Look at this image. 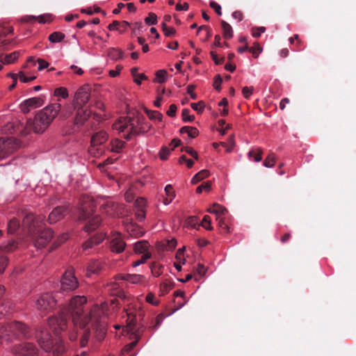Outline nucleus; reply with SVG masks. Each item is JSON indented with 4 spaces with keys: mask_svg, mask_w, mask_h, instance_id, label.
Here are the masks:
<instances>
[{
    "mask_svg": "<svg viewBox=\"0 0 356 356\" xmlns=\"http://www.w3.org/2000/svg\"><path fill=\"white\" fill-rule=\"evenodd\" d=\"M88 299L84 296H76L71 298L68 305H63L60 309L58 317H51L49 325L56 335L65 330L67 322L72 318L76 329L84 330L81 339V346L85 347L88 342L89 312L86 309Z\"/></svg>",
    "mask_w": 356,
    "mask_h": 356,
    "instance_id": "obj_1",
    "label": "nucleus"
},
{
    "mask_svg": "<svg viewBox=\"0 0 356 356\" xmlns=\"http://www.w3.org/2000/svg\"><path fill=\"white\" fill-rule=\"evenodd\" d=\"M42 222L33 213L26 214L22 221V226L27 229L28 237L36 248H44L52 238L53 231L50 228L43 229Z\"/></svg>",
    "mask_w": 356,
    "mask_h": 356,
    "instance_id": "obj_2",
    "label": "nucleus"
},
{
    "mask_svg": "<svg viewBox=\"0 0 356 356\" xmlns=\"http://www.w3.org/2000/svg\"><path fill=\"white\" fill-rule=\"evenodd\" d=\"M113 128L119 132H124L128 130V134L123 136L127 140H131L133 136H138L147 132L151 126L145 127V118L140 113H134L132 115H129L124 118H120L113 124Z\"/></svg>",
    "mask_w": 356,
    "mask_h": 356,
    "instance_id": "obj_3",
    "label": "nucleus"
},
{
    "mask_svg": "<svg viewBox=\"0 0 356 356\" xmlns=\"http://www.w3.org/2000/svg\"><path fill=\"white\" fill-rule=\"evenodd\" d=\"M107 309L108 305L106 302H102L100 305H95L90 309V329L93 331V346L100 343L106 337Z\"/></svg>",
    "mask_w": 356,
    "mask_h": 356,
    "instance_id": "obj_4",
    "label": "nucleus"
},
{
    "mask_svg": "<svg viewBox=\"0 0 356 356\" xmlns=\"http://www.w3.org/2000/svg\"><path fill=\"white\" fill-rule=\"evenodd\" d=\"M60 109L61 105L58 103L47 106L35 115L33 120L29 119L27 121V129L38 134L44 132L58 115Z\"/></svg>",
    "mask_w": 356,
    "mask_h": 356,
    "instance_id": "obj_5",
    "label": "nucleus"
},
{
    "mask_svg": "<svg viewBox=\"0 0 356 356\" xmlns=\"http://www.w3.org/2000/svg\"><path fill=\"white\" fill-rule=\"evenodd\" d=\"M89 84L86 83L78 88L76 91L72 105L75 115V124L77 125L83 124L89 118Z\"/></svg>",
    "mask_w": 356,
    "mask_h": 356,
    "instance_id": "obj_6",
    "label": "nucleus"
},
{
    "mask_svg": "<svg viewBox=\"0 0 356 356\" xmlns=\"http://www.w3.org/2000/svg\"><path fill=\"white\" fill-rule=\"evenodd\" d=\"M29 332V328L19 321L0 323V339L6 342H11L17 339L28 338Z\"/></svg>",
    "mask_w": 356,
    "mask_h": 356,
    "instance_id": "obj_7",
    "label": "nucleus"
},
{
    "mask_svg": "<svg viewBox=\"0 0 356 356\" xmlns=\"http://www.w3.org/2000/svg\"><path fill=\"white\" fill-rule=\"evenodd\" d=\"M40 348L45 352H52L53 356H61L65 350L61 340L54 342L50 333L47 330H42L37 336Z\"/></svg>",
    "mask_w": 356,
    "mask_h": 356,
    "instance_id": "obj_8",
    "label": "nucleus"
},
{
    "mask_svg": "<svg viewBox=\"0 0 356 356\" xmlns=\"http://www.w3.org/2000/svg\"><path fill=\"white\" fill-rule=\"evenodd\" d=\"M58 293H44L41 294L35 301V307L41 313L46 314L55 308Z\"/></svg>",
    "mask_w": 356,
    "mask_h": 356,
    "instance_id": "obj_9",
    "label": "nucleus"
},
{
    "mask_svg": "<svg viewBox=\"0 0 356 356\" xmlns=\"http://www.w3.org/2000/svg\"><path fill=\"white\" fill-rule=\"evenodd\" d=\"M106 131L100 130L90 136V156H98L104 152L103 144L107 140Z\"/></svg>",
    "mask_w": 356,
    "mask_h": 356,
    "instance_id": "obj_10",
    "label": "nucleus"
},
{
    "mask_svg": "<svg viewBox=\"0 0 356 356\" xmlns=\"http://www.w3.org/2000/svg\"><path fill=\"white\" fill-rule=\"evenodd\" d=\"M78 287V280L74 276V269L69 268L60 279V293L70 292Z\"/></svg>",
    "mask_w": 356,
    "mask_h": 356,
    "instance_id": "obj_11",
    "label": "nucleus"
},
{
    "mask_svg": "<svg viewBox=\"0 0 356 356\" xmlns=\"http://www.w3.org/2000/svg\"><path fill=\"white\" fill-rule=\"evenodd\" d=\"M19 147L18 140L13 138H0V159L7 157Z\"/></svg>",
    "mask_w": 356,
    "mask_h": 356,
    "instance_id": "obj_12",
    "label": "nucleus"
},
{
    "mask_svg": "<svg viewBox=\"0 0 356 356\" xmlns=\"http://www.w3.org/2000/svg\"><path fill=\"white\" fill-rule=\"evenodd\" d=\"M13 353L17 356H36L38 355V349L33 343H25L15 346Z\"/></svg>",
    "mask_w": 356,
    "mask_h": 356,
    "instance_id": "obj_13",
    "label": "nucleus"
},
{
    "mask_svg": "<svg viewBox=\"0 0 356 356\" xmlns=\"http://www.w3.org/2000/svg\"><path fill=\"white\" fill-rule=\"evenodd\" d=\"M126 243L120 232H114L110 241V249L113 252L121 253L124 250Z\"/></svg>",
    "mask_w": 356,
    "mask_h": 356,
    "instance_id": "obj_14",
    "label": "nucleus"
},
{
    "mask_svg": "<svg viewBox=\"0 0 356 356\" xmlns=\"http://www.w3.org/2000/svg\"><path fill=\"white\" fill-rule=\"evenodd\" d=\"M69 212L68 206H58L54 208L49 213L48 222L49 224H54L63 219Z\"/></svg>",
    "mask_w": 356,
    "mask_h": 356,
    "instance_id": "obj_15",
    "label": "nucleus"
},
{
    "mask_svg": "<svg viewBox=\"0 0 356 356\" xmlns=\"http://www.w3.org/2000/svg\"><path fill=\"white\" fill-rule=\"evenodd\" d=\"M89 208L88 196L84 195L80 199V204L78 208L77 220L80 222H84L87 220L88 213V210Z\"/></svg>",
    "mask_w": 356,
    "mask_h": 356,
    "instance_id": "obj_16",
    "label": "nucleus"
},
{
    "mask_svg": "<svg viewBox=\"0 0 356 356\" xmlns=\"http://www.w3.org/2000/svg\"><path fill=\"white\" fill-rule=\"evenodd\" d=\"M41 97H32L24 101L20 104V108L24 113H29L31 108L40 107L43 104Z\"/></svg>",
    "mask_w": 356,
    "mask_h": 356,
    "instance_id": "obj_17",
    "label": "nucleus"
},
{
    "mask_svg": "<svg viewBox=\"0 0 356 356\" xmlns=\"http://www.w3.org/2000/svg\"><path fill=\"white\" fill-rule=\"evenodd\" d=\"M92 106L99 110V112L93 111L90 109V118L98 124L102 122L106 119V115L102 113L104 108V104L102 101H96Z\"/></svg>",
    "mask_w": 356,
    "mask_h": 356,
    "instance_id": "obj_18",
    "label": "nucleus"
},
{
    "mask_svg": "<svg viewBox=\"0 0 356 356\" xmlns=\"http://www.w3.org/2000/svg\"><path fill=\"white\" fill-rule=\"evenodd\" d=\"M144 279V277L140 275H136V274H127L124 275H118L115 276V280H125L127 282H129L133 284H138L143 281Z\"/></svg>",
    "mask_w": 356,
    "mask_h": 356,
    "instance_id": "obj_19",
    "label": "nucleus"
},
{
    "mask_svg": "<svg viewBox=\"0 0 356 356\" xmlns=\"http://www.w3.org/2000/svg\"><path fill=\"white\" fill-rule=\"evenodd\" d=\"M19 52L17 51H13L8 54H0V62L3 64H11L14 63L18 58Z\"/></svg>",
    "mask_w": 356,
    "mask_h": 356,
    "instance_id": "obj_20",
    "label": "nucleus"
},
{
    "mask_svg": "<svg viewBox=\"0 0 356 356\" xmlns=\"http://www.w3.org/2000/svg\"><path fill=\"white\" fill-rule=\"evenodd\" d=\"M104 205L106 212L108 215H119L120 213L118 210L122 207V205L111 201L106 202Z\"/></svg>",
    "mask_w": 356,
    "mask_h": 356,
    "instance_id": "obj_21",
    "label": "nucleus"
},
{
    "mask_svg": "<svg viewBox=\"0 0 356 356\" xmlns=\"http://www.w3.org/2000/svg\"><path fill=\"white\" fill-rule=\"evenodd\" d=\"M207 211L216 214L217 218H220L227 213V209L218 204H214L212 207L207 209Z\"/></svg>",
    "mask_w": 356,
    "mask_h": 356,
    "instance_id": "obj_22",
    "label": "nucleus"
},
{
    "mask_svg": "<svg viewBox=\"0 0 356 356\" xmlns=\"http://www.w3.org/2000/svg\"><path fill=\"white\" fill-rule=\"evenodd\" d=\"M148 243L146 241H140L134 244V252L138 254H143L149 252L148 250Z\"/></svg>",
    "mask_w": 356,
    "mask_h": 356,
    "instance_id": "obj_23",
    "label": "nucleus"
},
{
    "mask_svg": "<svg viewBox=\"0 0 356 356\" xmlns=\"http://www.w3.org/2000/svg\"><path fill=\"white\" fill-rule=\"evenodd\" d=\"M220 24L222 29L223 37L225 39L232 38L233 37V30L232 26L224 20H221Z\"/></svg>",
    "mask_w": 356,
    "mask_h": 356,
    "instance_id": "obj_24",
    "label": "nucleus"
},
{
    "mask_svg": "<svg viewBox=\"0 0 356 356\" xmlns=\"http://www.w3.org/2000/svg\"><path fill=\"white\" fill-rule=\"evenodd\" d=\"M181 134L186 133L189 137L194 138L197 137L199 134V131L196 127L185 126L180 129Z\"/></svg>",
    "mask_w": 356,
    "mask_h": 356,
    "instance_id": "obj_25",
    "label": "nucleus"
},
{
    "mask_svg": "<svg viewBox=\"0 0 356 356\" xmlns=\"http://www.w3.org/2000/svg\"><path fill=\"white\" fill-rule=\"evenodd\" d=\"M209 175V172L207 170H202L197 174H195L191 179V183L193 184H197L201 180L204 178L208 177Z\"/></svg>",
    "mask_w": 356,
    "mask_h": 356,
    "instance_id": "obj_26",
    "label": "nucleus"
},
{
    "mask_svg": "<svg viewBox=\"0 0 356 356\" xmlns=\"http://www.w3.org/2000/svg\"><path fill=\"white\" fill-rule=\"evenodd\" d=\"M17 247V243L15 241L11 240L0 245V249L5 252H10L15 250Z\"/></svg>",
    "mask_w": 356,
    "mask_h": 356,
    "instance_id": "obj_27",
    "label": "nucleus"
},
{
    "mask_svg": "<svg viewBox=\"0 0 356 356\" xmlns=\"http://www.w3.org/2000/svg\"><path fill=\"white\" fill-rule=\"evenodd\" d=\"M125 146V142L120 139H114L111 142V149L115 152H120Z\"/></svg>",
    "mask_w": 356,
    "mask_h": 356,
    "instance_id": "obj_28",
    "label": "nucleus"
},
{
    "mask_svg": "<svg viewBox=\"0 0 356 356\" xmlns=\"http://www.w3.org/2000/svg\"><path fill=\"white\" fill-rule=\"evenodd\" d=\"M105 238V234L102 232L96 233L93 236L90 235V248L94 245L101 243Z\"/></svg>",
    "mask_w": 356,
    "mask_h": 356,
    "instance_id": "obj_29",
    "label": "nucleus"
},
{
    "mask_svg": "<svg viewBox=\"0 0 356 356\" xmlns=\"http://www.w3.org/2000/svg\"><path fill=\"white\" fill-rule=\"evenodd\" d=\"M19 227V222L16 218L11 219L8 225V233L15 234Z\"/></svg>",
    "mask_w": 356,
    "mask_h": 356,
    "instance_id": "obj_30",
    "label": "nucleus"
},
{
    "mask_svg": "<svg viewBox=\"0 0 356 356\" xmlns=\"http://www.w3.org/2000/svg\"><path fill=\"white\" fill-rule=\"evenodd\" d=\"M263 151L261 148H256L249 152L248 156L250 158L253 157L255 162H259L262 159Z\"/></svg>",
    "mask_w": 356,
    "mask_h": 356,
    "instance_id": "obj_31",
    "label": "nucleus"
},
{
    "mask_svg": "<svg viewBox=\"0 0 356 356\" xmlns=\"http://www.w3.org/2000/svg\"><path fill=\"white\" fill-rule=\"evenodd\" d=\"M65 35L64 33L61 32H54L51 34L49 35V40L52 43H56L61 42L64 38Z\"/></svg>",
    "mask_w": 356,
    "mask_h": 356,
    "instance_id": "obj_32",
    "label": "nucleus"
},
{
    "mask_svg": "<svg viewBox=\"0 0 356 356\" xmlns=\"http://www.w3.org/2000/svg\"><path fill=\"white\" fill-rule=\"evenodd\" d=\"M156 78L154 82L163 83L166 81L167 72L165 70H160L156 72Z\"/></svg>",
    "mask_w": 356,
    "mask_h": 356,
    "instance_id": "obj_33",
    "label": "nucleus"
},
{
    "mask_svg": "<svg viewBox=\"0 0 356 356\" xmlns=\"http://www.w3.org/2000/svg\"><path fill=\"white\" fill-rule=\"evenodd\" d=\"M145 111L147 113V115H148L149 119L154 120H158L159 121L162 120L163 115L159 111H150V110H148L147 108H145Z\"/></svg>",
    "mask_w": 356,
    "mask_h": 356,
    "instance_id": "obj_34",
    "label": "nucleus"
},
{
    "mask_svg": "<svg viewBox=\"0 0 356 356\" xmlns=\"http://www.w3.org/2000/svg\"><path fill=\"white\" fill-rule=\"evenodd\" d=\"M102 223V218L99 215L90 216V231L95 229L100 226Z\"/></svg>",
    "mask_w": 356,
    "mask_h": 356,
    "instance_id": "obj_35",
    "label": "nucleus"
},
{
    "mask_svg": "<svg viewBox=\"0 0 356 356\" xmlns=\"http://www.w3.org/2000/svg\"><path fill=\"white\" fill-rule=\"evenodd\" d=\"M276 161V156L274 153H270L264 161V165L266 168H272L274 166Z\"/></svg>",
    "mask_w": 356,
    "mask_h": 356,
    "instance_id": "obj_36",
    "label": "nucleus"
},
{
    "mask_svg": "<svg viewBox=\"0 0 356 356\" xmlns=\"http://www.w3.org/2000/svg\"><path fill=\"white\" fill-rule=\"evenodd\" d=\"M161 26L165 36L172 37L175 35L176 30L175 28L168 26L165 22H163Z\"/></svg>",
    "mask_w": 356,
    "mask_h": 356,
    "instance_id": "obj_37",
    "label": "nucleus"
},
{
    "mask_svg": "<svg viewBox=\"0 0 356 356\" xmlns=\"http://www.w3.org/2000/svg\"><path fill=\"white\" fill-rule=\"evenodd\" d=\"M108 54L111 59L118 60L122 56V51L120 49L112 48L108 50Z\"/></svg>",
    "mask_w": 356,
    "mask_h": 356,
    "instance_id": "obj_38",
    "label": "nucleus"
},
{
    "mask_svg": "<svg viewBox=\"0 0 356 356\" xmlns=\"http://www.w3.org/2000/svg\"><path fill=\"white\" fill-rule=\"evenodd\" d=\"M174 284L172 282L167 280L163 282L161 284L160 289L163 295L169 292V291L173 287Z\"/></svg>",
    "mask_w": 356,
    "mask_h": 356,
    "instance_id": "obj_39",
    "label": "nucleus"
},
{
    "mask_svg": "<svg viewBox=\"0 0 356 356\" xmlns=\"http://www.w3.org/2000/svg\"><path fill=\"white\" fill-rule=\"evenodd\" d=\"M150 268H151V271H152V274L155 277H159L162 273V270H161L162 266L158 264L156 262H153L151 264Z\"/></svg>",
    "mask_w": 356,
    "mask_h": 356,
    "instance_id": "obj_40",
    "label": "nucleus"
},
{
    "mask_svg": "<svg viewBox=\"0 0 356 356\" xmlns=\"http://www.w3.org/2000/svg\"><path fill=\"white\" fill-rule=\"evenodd\" d=\"M103 267V264L99 261H94L92 264L90 263V273H99Z\"/></svg>",
    "mask_w": 356,
    "mask_h": 356,
    "instance_id": "obj_41",
    "label": "nucleus"
},
{
    "mask_svg": "<svg viewBox=\"0 0 356 356\" xmlns=\"http://www.w3.org/2000/svg\"><path fill=\"white\" fill-rule=\"evenodd\" d=\"M127 231L131 235H134L136 237L140 236L143 234V232L139 230V228L135 225H131L127 227Z\"/></svg>",
    "mask_w": 356,
    "mask_h": 356,
    "instance_id": "obj_42",
    "label": "nucleus"
},
{
    "mask_svg": "<svg viewBox=\"0 0 356 356\" xmlns=\"http://www.w3.org/2000/svg\"><path fill=\"white\" fill-rule=\"evenodd\" d=\"M216 220L218 221V227L220 229V232L222 233H229V226L225 223V220L222 218H216Z\"/></svg>",
    "mask_w": 356,
    "mask_h": 356,
    "instance_id": "obj_43",
    "label": "nucleus"
},
{
    "mask_svg": "<svg viewBox=\"0 0 356 356\" xmlns=\"http://www.w3.org/2000/svg\"><path fill=\"white\" fill-rule=\"evenodd\" d=\"M54 95L60 96L61 97L66 99L69 95L68 90L64 87L58 88L54 90Z\"/></svg>",
    "mask_w": 356,
    "mask_h": 356,
    "instance_id": "obj_44",
    "label": "nucleus"
},
{
    "mask_svg": "<svg viewBox=\"0 0 356 356\" xmlns=\"http://www.w3.org/2000/svg\"><path fill=\"white\" fill-rule=\"evenodd\" d=\"M172 151L171 148L163 146L159 152L160 159L161 160H166Z\"/></svg>",
    "mask_w": 356,
    "mask_h": 356,
    "instance_id": "obj_45",
    "label": "nucleus"
},
{
    "mask_svg": "<svg viewBox=\"0 0 356 356\" xmlns=\"http://www.w3.org/2000/svg\"><path fill=\"white\" fill-rule=\"evenodd\" d=\"M145 22L148 25H155L157 24V17L156 14L149 13L148 16L145 17Z\"/></svg>",
    "mask_w": 356,
    "mask_h": 356,
    "instance_id": "obj_46",
    "label": "nucleus"
},
{
    "mask_svg": "<svg viewBox=\"0 0 356 356\" xmlns=\"http://www.w3.org/2000/svg\"><path fill=\"white\" fill-rule=\"evenodd\" d=\"M190 110L188 108H184L182 110V119L184 122H193L195 119L194 115H190Z\"/></svg>",
    "mask_w": 356,
    "mask_h": 356,
    "instance_id": "obj_47",
    "label": "nucleus"
},
{
    "mask_svg": "<svg viewBox=\"0 0 356 356\" xmlns=\"http://www.w3.org/2000/svg\"><path fill=\"white\" fill-rule=\"evenodd\" d=\"M211 188V184L210 181H206L202 183L196 188L197 193H201L203 190L209 191Z\"/></svg>",
    "mask_w": 356,
    "mask_h": 356,
    "instance_id": "obj_48",
    "label": "nucleus"
},
{
    "mask_svg": "<svg viewBox=\"0 0 356 356\" xmlns=\"http://www.w3.org/2000/svg\"><path fill=\"white\" fill-rule=\"evenodd\" d=\"M211 217L209 216H204L202 220V226L206 229L211 230L213 227L211 225Z\"/></svg>",
    "mask_w": 356,
    "mask_h": 356,
    "instance_id": "obj_49",
    "label": "nucleus"
},
{
    "mask_svg": "<svg viewBox=\"0 0 356 356\" xmlns=\"http://www.w3.org/2000/svg\"><path fill=\"white\" fill-rule=\"evenodd\" d=\"M136 209H144L146 205V200L143 197H138L135 201Z\"/></svg>",
    "mask_w": 356,
    "mask_h": 356,
    "instance_id": "obj_50",
    "label": "nucleus"
},
{
    "mask_svg": "<svg viewBox=\"0 0 356 356\" xmlns=\"http://www.w3.org/2000/svg\"><path fill=\"white\" fill-rule=\"evenodd\" d=\"M191 108L196 111L197 113H202L204 108V103L202 101H200L197 103H191Z\"/></svg>",
    "mask_w": 356,
    "mask_h": 356,
    "instance_id": "obj_51",
    "label": "nucleus"
},
{
    "mask_svg": "<svg viewBox=\"0 0 356 356\" xmlns=\"http://www.w3.org/2000/svg\"><path fill=\"white\" fill-rule=\"evenodd\" d=\"M151 257V253L147 252L143 254L141 257V259L139 260H137L133 263L134 266H138L142 264H144L146 262V261Z\"/></svg>",
    "mask_w": 356,
    "mask_h": 356,
    "instance_id": "obj_52",
    "label": "nucleus"
},
{
    "mask_svg": "<svg viewBox=\"0 0 356 356\" xmlns=\"http://www.w3.org/2000/svg\"><path fill=\"white\" fill-rule=\"evenodd\" d=\"M266 31V28L264 26L253 27L252 29V34L254 38H259L261 33Z\"/></svg>",
    "mask_w": 356,
    "mask_h": 356,
    "instance_id": "obj_53",
    "label": "nucleus"
},
{
    "mask_svg": "<svg viewBox=\"0 0 356 356\" xmlns=\"http://www.w3.org/2000/svg\"><path fill=\"white\" fill-rule=\"evenodd\" d=\"M17 74L18 75V78L19 79L20 81H22L23 83H28V82L32 81L36 79V76H35L27 77L25 76V74L22 72H19Z\"/></svg>",
    "mask_w": 356,
    "mask_h": 356,
    "instance_id": "obj_54",
    "label": "nucleus"
},
{
    "mask_svg": "<svg viewBox=\"0 0 356 356\" xmlns=\"http://www.w3.org/2000/svg\"><path fill=\"white\" fill-rule=\"evenodd\" d=\"M13 32V29L12 27H7L3 25H0V37L6 36L9 33H12Z\"/></svg>",
    "mask_w": 356,
    "mask_h": 356,
    "instance_id": "obj_55",
    "label": "nucleus"
},
{
    "mask_svg": "<svg viewBox=\"0 0 356 356\" xmlns=\"http://www.w3.org/2000/svg\"><path fill=\"white\" fill-rule=\"evenodd\" d=\"M182 152H185L193 156L195 160H198V154L195 150L190 147H184L181 148Z\"/></svg>",
    "mask_w": 356,
    "mask_h": 356,
    "instance_id": "obj_56",
    "label": "nucleus"
},
{
    "mask_svg": "<svg viewBox=\"0 0 356 356\" xmlns=\"http://www.w3.org/2000/svg\"><path fill=\"white\" fill-rule=\"evenodd\" d=\"M8 264V258L6 256L0 257V273H2Z\"/></svg>",
    "mask_w": 356,
    "mask_h": 356,
    "instance_id": "obj_57",
    "label": "nucleus"
},
{
    "mask_svg": "<svg viewBox=\"0 0 356 356\" xmlns=\"http://www.w3.org/2000/svg\"><path fill=\"white\" fill-rule=\"evenodd\" d=\"M222 82V79L220 74H217L214 78L213 87L218 91L221 90V83Z\"/></svg>",
    "mask_w": 356,
    "mask_h": 356,
    "instance_id": "obj_58",
    "label": "nucleus"
},
{
    "mask_svg": "<svg viewBox=\"0 0 356 356\" xmlns=\"http://www.w3.org/2000/svg\"><path fill=\"white\" fill-rule=\"evenodd\" d=\"M253 87L245 86L242 88V94L245 99H249L253 92Z\"/></svg>",
    "mask_w": 356,
    "mask_h": 356,
    "instance_id": "obj_59",
    "label": "nucleus"
},
{
    "mask_svg": "<svg viewBox=\"0 0 356 356\" xmlns=\"http://www.w3.org/2000/svg\"><path fill=\"white\" fill-rule=\"evenodd\" d=\"M249 50L254 57H257L258 54L262 51V48L258 43H254V46L252 47Z\"/></svg>",
    "mask_w": 356,
    "mask_h": 356,
    "instance_id": "obj_60",
    "label": "nucleus"
},
{
    "mask_svg": "<svg viewBox=\"0 0 356 356\" xmlns=\"http://www.w3.org/2000/svg\"><path fill=\"white\" fill-rule=\"evenodd\" d=\"M146 301L153 305H158L159 300L156 299L154 295L152 293H148L145 298Z\"/></svg>",
    "mask_w": 356,
    "mask_h": 356,
    "instance_id": "obj_61",
    "label": "nucleus"
},
{
    "mask_svg": "<svg viewBox=\"0 0 356 356\" xmlns=\"http://www.w3.org/2000/svg\"><path fill=\"white\" fill-rule=\"evenodd\" d=\"M135 215L139 222L143 221L145 218V209H136Z\"/></svg>",
    "mask_w": 356,
    "mask_h": 356,
    "instance_id": "obj_62",
    "label": "nucleus"
},
{
    "mask_svg": "<svg viewBox=\"0 0 356 356\" xmlns=\"http://www.w3.org/2000/svg\"><path fill=\"white\" fill-rule=\"evenodd\" d=\"M209 6L212 8L218 15H222L221 6L214 1H211Z\"/></svg>",
    "mask_w": 356,
    "mask_h": 356,
    "instance_id": "obj_63",
    "label": "nucleus"
},
{
    "mask_svg": "<svg viewBox=\"0 0 356 356\" xmlns=\"http://www.w3.org/2000/svg\"><path fill=\"white\" fill-rule=\"evenodd\" d=\"M195 88V86L194 85H188L187 87V92L190 95L191 99H197V95L194 92V90Z\"/></svg>",
    "mask_w": 356,
    "mask_h": 356,
    "instance_id": "obj_64",
    "label": "nucleus"
}]
</instances>
